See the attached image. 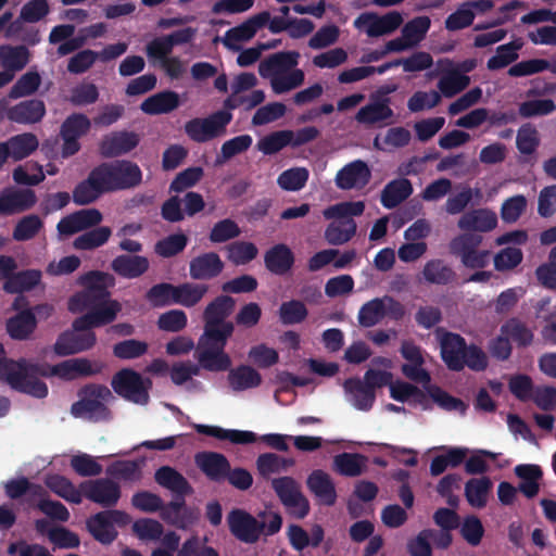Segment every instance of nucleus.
Wrapping results in <instances>:
<instances>
[{
	"instance_id": "a211bd4d",
	"label": "nucleus",
	"mask_w": 556,
	"mask_h": 556,
	"mask_svg": "<svg viewBox=\"0 0 556 556\" xmlns=\"http://www.w3.org/2000/svg\"><path fill=\"white\" fill-rule=\"evenodd\" d=\"M140 142V136L134 131H113L100 142V153L104 157H116L132 151Z\"/></svg>"
},
{
	"instance_id": "393cba45",
	"label": "nucleus",
	"mask_w": 556,
	"mask_h": 556,
	"mask_svg": "<svg viewBox=\"0 0 556 556\" xmlns=\"http://www.w3.org/2000/svg\"><path fill=\"white\" fill-rule=\"evenodd\" d=\"M5 495L10 500H20L34 507L38 497L47 495V490L38 483L30 482L26 477L11 479L4 483Z\"/></svg>"
},
{
	"instance_id": "1a4fd4ad",
	"label": "nucleus",
	"mask_w": 556,
	"mask_h": 556,
	"mask_svg": "<svg viewBox=\"0 0 556 556\" xmlns=\"http://www.w3.org/2000/svg\"><path fill=\"white\" fill-rule=\"evenodd\" d=\"M482 242L480 235L465 232L452 239L450 251L460 258L463 265L471 269H482L490 261V252L478 250Z\"/></svg>"
},
{
	"instance_id": "c9c22d12",
	"label": "nucleus",
	"mask_w": 556,
	"mask_h": 556,
	"mask_svg": "<svg viewBox=\"0 0 556 556\" xmlns=\"http://www.w3.org/2000/svg\"><path fill=\"white\" fill-rule=\"evenodd\" d=\"M227 370L229 386L236 392L257 388L262 383L261 374L249 365H239L232 369L229 367Z\"/></svg>"
},
{
	"instance_id": "ddd939ff",
	"label": "nucleus",
	"mask_w": 556,
	"mask_h": 556,
	"mask_svg": "<svg viewBox=\"0 0 556 556\" xmlns=\"http://www.w3.org/2000/svg\"><path fill=\"white\" fill-rule=\"evenodd\" d=\"M80 490L83 496L104 508L114 507L122 496L119 484L109 478L85 480Z\"/></svg>"
},
{
	"instance_id": "9b49d317",
	"label": "nucleus",
	"mask_w": 556,
	"mask_h": 556,
	"mask_svg": "<svg viewBox=\"0 0 556 556\" xmlns=\"http://www.w3.org/2000/svg\"><path fill=\"white\" fill-rule=\"evenodd\" d=\"M227 525L230 533L240 542L256 543L264 532L265 520H258L241 508H233L227 515Z\"/></svg>"
},
{
	"instance_id": "4d7b16f0",
	"label": "nucleus",
	"mask_w": 556,
	"mask_h": 556,
	"mask_svg": "<svg viewBox=\"0 0 556 556\" xmlns=\"http://www.w3.org/2000/svg\"><path fill=\"white\" fill-rule=\"evenodd\" d=\"M501 333L507 336L518 346H528L533 340L532 331L518 318H510L502 325Z\"/></svg>"
},
{
	"instance_id": "5fc2aeb1",
	"label": "nucleus",
	"mask_w": 556,
	"mask_h": 556,
	"mask_svg": "<svg viewBox=\"0 0 556 556\" xmlns=\"http://www.w3.org/2000/svg\"><path fill=\"white\" fill-rule=\"evenodd\" d=\"M374 20L369 37H380L395 31L403 23V16L397 11H391L380 16L377 13L369 15Z\"/></svg>"
},
{
	"instance_id": "2eb2a0df",
	"label": "nucleus",
	"mask_w": 556,
	"mask_h": 556,
	"mask_svg": "<svg viewBox=\"0 0 556 556\" xmlns=\"http://www.w3.org/2000/svg\"><path fill=\"white\" fill-rule=\"evenodd\" d=\"M62 332L53 346L54 353L59 356L77 354L92 349L97 342V337L92 329L85 331Z\"/></svg>"
},
{
	"instance_id": "69168bd1",
	"label": "nucleus",
	"mask_w": 556,
	"mask_h": 556,
	"mask_svg": "<svg viewBox=\"0 0 556 556\" xmlns=\"http://www.w3.org/2000/svg\"><path fill=\"white\" fill-rule=\"evenodd\" d=\"M176 286L169 282H161L152 286L146 293L147 301L153 307H164L175 304Z\"/></svg>"
},
{
	"instance_id": "ea45409f",
	"label": "nucleus",
	"mask_w": 556,
	"mask_h": 556,
	"mask_svg": "<svg viewBox=\"0 0 556 556\" xmlns=\"http://www.w3.org/2000/svg\"><path fill=\"white\" fill-rule=\"evenodd\" d=\"M392 116L393 110L389 106V99H382L361 108L355 115V119L359 124L374 125Z\"/></svg>"
},
{
	"instance_id": "a18cd8bd",
	"label": "nucleus",
	"mask_w": 556,
	"mask_h": 556,
	"mask_svg": "<svg viewBox=\"0 0 556 556\" xmlns=\"http://www.w3.org/2000/svg\"><path fill=\"white\" fill-rule=\"evenodd\" d=\"M208 292L205 283L184 282L176 286L175 304L184 307H194Z\"/></svg>"
},
{
	"instance_id": "6ab92c4d",
	"label": "nucleus",
	"mask_w": 556,
	"mask_h": 556,
	"mask_svg": "<svg viewBox=\"0 0 556 556\" xmlns=\"http://www.w3.org/2000/svg\"><path fill=\"white\" fill-rule=\"evenodd\" d=\"M466 340L458 333L444 332L440 340L441 358L450 370H463Z\"/></svg>"
},
{
	"instance_id": "79ce46f5",
	"label": "nucleus",
	"mask_w": 556,
	"mask_h": 556,
	"mask_svg": "<svg viewBox=\"0 0 556 556\" xmlns=\"http://www.w3.org/2000/svg\"><path fill=\"white\" fill-rule=\"evenodd\" d=\"M111 236L112 229L109 226L92 227L76 237L73 241V247L80 251H91L104 245Z\"/></svg>"
},
{
	"instance_id": "774afa93",
	"label": "nucleus",
	"mask_w": 556,
	"mask_h": 556,
	"mask_svg": "<svg viewBox=\"0 0 556 556\" xmlns=\"http://www.w3.org/2000/svg\"><path fill=\"white\" fill-rule=\"evenodd\" d=\"M556 110V104L552 99L527 100L519 104L518 114L522 118H532L546 116Z\"/></svg>"
},
{
	"instance_id": "f8f14e48",
	"label": "nucleus",
	"mask_w": 556,
	"mask_h": 556,
	"mask_svg": "<svg viewBox=\"0 0 556 556\" xmlns=\"http://www.w3.org/2000/svg\"><path fill=\"white\" fill-rule=\"evenodd\" d=\"M271 488L279 497L280 502L296 518H304L309 511L308 501L301 493L298 482L292 477H280L271 480Z\"/></svg>"
},
{
	"instance_id": "09e8293b",
	"label": "nucleus",
	"mask_w": 556,
	"mask_h": 556,
	"mask_svg": "<svg viewBox=\"0 0 556 556\" xmlns=\"http://www.w3.org/2000/svg\"><path fill=\"white\" fill-rule=\"evenodd\" d=\"M0 54L4 71L13 74L16 71L23 70L29 61V51L25 46H0Z\"/></svg>"
},
{
	"instance_id": "f3484780",
	"label": "nucleus",
	"mask_w": 556,
	"mask_h": 556,
	"mask_svg": "<svg viewBox=\"0 0 556 556\" xmlns=\"http://www.w3.org/2000/svg\"><path fill=\"white\" fill-rule=\"evenodd\" d=\"M371 178V172L366 162L353 161L343 166L336 175V186L341 190L365 188Z\"/></svg>"
},
{
	"instance_id": "b1692460",
	"label": "nucleus",
	"mask_w": 556,
	"mask_h": 556,
	"mask_svg": "<svg viewBox=\"0 0 556 556\" xmlns=\"http://www.w3.org/2000/svg\"><path fill=\"white\" fill-rule=\"evenodd\" d=\"M109 163L115 191L131 189L141 184L142 172L136 163L128 160H117Z\"/></svg>"
},
{
	"instance_id": "0e129e2a",
	"label": "nucleus",
	"mask_w": 556,
	"mask_h": 556,
	"mask_svg": "<svg viewBox=\"0 0 556 556\" xmlns=\"http://www.w3.org/2000/svg\"><path fill=\"white\" fill-rule=\"evenodd\" d=\"M41 84V77L37 72L29 71L23 74L9 91V98L18 99L34 94Z\"/></svg>"
},
{
	"instance_id": "864d4df0",
	"label": "nucleus",
	"mask_w": 556,
	"mask_h": 556,
	"mask_svg": "<svg viewBox=\"0 0 556 556\" xmlns=\"http://www.w3.org/2000/svg\"><path fill=\"white\" fill-rule=\"evenodd\" d=\"M522 47L521 42L510 41L496 48L495 55L491 56L486 62L489 71L502 70L518 59V50Z\"/></svg>"
},
{
	"instance_id": "4c0bfd02",
	"label": "nucleus",
	"mask_w": 556,
	"mask_h": 556,
	"mask_svg": "<svg viewBox=\"0 0 556 556\" xmlns=\"http://www.w3.org/2000/svg\"><path fill=\"white\" fill-rule=\"evenodd\" d=\"M37 320L31 309H24L7 321V331L14 340H26L35 331Z\"/></svg>"
},
{
	"instance_id": "6e6d98bb",
	"label": "nucleus",
	"mask_w": 556,
	"mask_h": 556,
	"mask_svg": "<svg viewBox=\"0 0 556 556\" xmlns=\"http://www.w3.org/2000/svg\"><path fill=\"white\" fill-rule=\"evenodd\" d=\"M227 258L236 266L252 262L258 254V249L253 242L235 241L226 247Z\"/></svg>"
},
{
	"instance_id": "bb28decb",
	"label": "nucleus",
	"mask_w": 556,
	"mask_h": 556,
	"mask_svg": "<svg viewBox=\"0 0 556 556\" xmlns=\"http://www.w3.org/2000/svg\"><path fill=\"white\" fill-rule=\"evenodd\" d=\"M46 104L40 99H29L10 108L9 121L21 125H33L42 121Z\"/></svg>"
},
{
	"instance_id": "680f3d73",
	"label": "nucleus",
	"mask_w": 556,
	"mask_h": 556,
	"mask_svg": "<svg viewBox=\"0 0 556 556\" xmlns=\"http://www.w3.org/2000/svg\"><path fill=\"white\" fill-rule=\"evenodd\" d=\"M278 313L281 324L287 326L301 324L308 315L305 304L300 300L282 302Z\"/></svg>"
},
{
	"instance_id": "e2e57ef3",
	"label": "nucleus",
	"mask_w": 556,
	"mask_h": 556,
	"mask_svg": "<svg viewBox=\"0 0 556 556\" xmlns=\"http://www.w3.org/2000/svg\"><path fill=\"white\" fill-rule=\"evenodd\" d=\"M469 84L470 78L467 75L451 70L440 78L438 87L444 97L452 98L465 90Z\"/></svg>"
},
{
	"instance_id": "0eeeda50",
	"label": "nucleus",
	"mask_w": 556,
	"mask_h": 556,
	"mask_svg": "<svg viewBox=\"0 0 556 556\" xmlns=\"http://www.w3.org/2000/svg\"><path fill=\"white\" fill-rule=\"evenodd\" d=\"M232 119V114L226 110H219L206 117H195L185 125L187 136L194 142L204 143L226 134L227 126Z\"/></svg>"
},
{
	"instance_id": "6e6552de",
	"label": "nucleus",
	"mask_w": 556,
	"mask_h": 556,
	"mask_svg": "<svg viewBox=\"0 0 556 556\" xmlns=\"http://www.w3.org/2000/svg\"><path fill=\"white\" fill-rule=\"evenodd\" d=\"M130 522V516L117 509L99 511L86 521V528L92 538L103 545L112 544L118 532L115 526L125 527Z\"/></svg>"
},
{
	"instance_id": "20e7f679",
	"label": "nucleus",
	"mask_w": 556,
	"mask_h": 556,
	"mask_svg": "<svg viewBox=\"0 0 556 556\" xmlns=\"http://www.w3.org/2000/svg\"><path fill=\"white\" fill-rule=\"evenodd\" d=\"M79 400L72 404L71 414L92 422L110 421L112 412L106 403L113 399L104 384L88 383L78 391Z\"/></svg>"
},
{
	"instance_id": "13d9d810",
	"label": "nucleus",
	"mask_w": 556,
	"mask_h": 556,
	"mask_svg": "<svg viewBox=\"0 0 556 556\" xmlns=\"http://www.w3.org/2000/svg\"><path fill=\"white\" fill-rule=\"evenodd\" d=\"M309 172L305 167H292L283 170L277 178L278 186L285 191H299L308 180Z\"/></svg>"
},
{
	"instance_id": "5701e85b",
	"label": "nucleus",
	"mask_w": 556,
	"mask_h": 556,
	"mask_svg": "<svg viewBox=\"0 0 556 556\" xmlns=\"http://www.w3.org/2000/svg\"><path fill=\"white\" fill-rule=\"evenodd\" d=\"M299 59L300 53L298 51H281L270 54L260 62L258 74L263 78L271 79V77L296 67Z\"/></svg>"
},
{
	"instance_id": "39448f33",
	"label": "nucleus",
	"mask_w": 556,
	"mask_h": 556,
	"mask_svg": "<svg viewBox=\"0 0 556 556\" xmlns=\"http://www.w3.org/2000/svg\"><path fill=\"white\" fill-rule=\"evenodd\" d=\"M406 314L405 306L391 295L375 298L364 303L357 314L358 324L364 328H371L384 318L400 321Z\"/></svg>"
},
{
	"instance_id": "bf43d9fd",
	"label": "nucleus",
	"mask_w": 556,
	"mask_h": 556,
	"mask_svg": "<svg viewBox=\"0 0 556 556\" xmlns=\"http://www.w3.org/2000/svg\"><path fill=\"white\" fill-rule=\"evenodd\" d=\"M304 79V72L294 67L291 71L271 77L270 86L276 94H281L300 87Z\"/></svg>"
},
{
	"instance_id": "9d476101",
	"label": "nucleus",
	"mask_w": 556,
	"mask_h": 556,
	"mask_svg": "<svg viewBox=\"0 0 556 556\" xmlns=\"http://www.w3.org/2000/svg\"><path fill=\"white\" fill-rule=\"evenodd\" d=\"M90 128L91 122L84 113H72L63 121L60 127L62 157L67 159L79 152V140L90 131Z\"/></svg>"
},
{
	"instance_id": "338daca9",
	"label": "nucleus",
	"mask_w": 556,
	"mask_h": 556,
	"mask_svg": "<svg viewBox=\"0 0 556 556\" xmlns=\"http://www.w3.org/2000/svg\"><path fill=\"white\" fill-rule=\"evenodd\" d=\"M43 227V223L36 214L21 218L15 225L12 237L15 241H28L33 239Z\"/></svg>"
},
{
	"instance_id": "412c9836",
	"label": "nucleus",
	"mask_w": 556,
	"mask_h": 556,
	"mask_svg": "<svg viewBox=\"0 0 556 556\" xmlns=\"http://www.w3.org/2000/svg\"><path fill=\"white\" fill-rule=\"evenodd\" d=\"M225 264L216 252H206L189 262V275L193 280H212L218 277Z\"/></svg>"
},
{
	"instance_id": "8fccbe9b",
	"label": "nucleus",
	"mask_w": 556,
	"mask_h": 556,
	"mask_svg": "<svg viewBox=\"0 0 556 556\" xmlns=\"http://www.w3.org/2000/svg\"><path fill=\"white\" fill-rule=\"evenodd\" d=\"M294 465L292 458H285L275 453L261 454L256 459V468L258 473L267 479L270 475L286 471L289 467Z\"/></svg>"
},
{
	"instance_id": "4be33fe9",
	"label": "nucleus",
	"mask_w": 556,
	"mask_h": 556,
	"mask_svg": "<svg viewBox=\"0 0 556 556\" xmlns=\"http://www.w3.org/2000/svg\"><path fill=\"white\" fill-rule=\"evenodd\" d=\"M37 198L31 189H4L0 193V215L9 216L31 208Z\"/></svg>"
},
{
	"instance_id": "052dcab7",
	"label": "nucleus",
	"mask_w": 556,
	"mask_h": 556,
	"mask_svg": "<svg viewBox=\"0 0 556 556\" xmlns=\"http://www.w3.org/2000/svg\"><path fill=\"white\" fill-rule=\"evenodd\" d=\"M431 26L429 16L421 15L409 20L402 28V35L415 47L421 42Z\"/></svg>"
},
{
	"instance_id": "dca6fc26",
	"label": "nucleus",
	"mask_w": 556,
	"mask_h": 556,
	"mask_svg": "<svg viewBox=\"0 0 556 556\" xmlns=\"http://www.w3.org/2000/svg\"><path fill=\"white\" fill-rule=\"evenodd\" d=\"M102 219L103 215L98 208H81L63 217L58 223L56 229L62 236H72L99 226Z\"/></svg>"
},
{
	"instance_id": "f704fd0d",
	"label": "nucleus",
	"mask_w": 556,
	"mask_h": 556,
	"mask_svg": "<svg viewBox=\"0 0 556 556\" xmlns=\"http://www.w3.org/2000/svg\"><path fill=\"white\" fill-rule=\"evenodd\" d=\"M180 104L179 96L175 91L166 90L147 98L140 105L142 112L149 115L170 113Z\"/></svg>"
},
{
	"instance_id": "c756f323",
	"label": "nucleus",
	"mask_w": 556,
	"mask_h": 556,
	"mask_svg": "<svg viewBox=\"0 0 556 556\" xmlns=\"http://www.w3.org/2000/svg\"><path fill=\"white\" fill-rule=\"evenodd\" d=\"M154 479L159 485L169 490L173 494L191 495L193 493L189 481L173 467H160L154 473Z\"/></svg>"
},
{
	"instance_id": "3c124183",
	"label": "nucleus",
	"mask_w": 556,
	"mask_h": 556,
	"mask_svg": "<svg viewBox=\"0 0 556 556\" xmlns=\"http://www.w3.org/2000/svg\"><path fill=\"white\" fill-rule=\"evenodd\" d=\"M426 281L434 285H447L455 278V271L442 260H430L422 269Z\"/></svg>"
},
{
	"instance_id": "e433bc0d",
	"label": "nucleus",
	"mask_w": 556,
	"mask_h": 556,
	"mask_svg": "<svg viewBox=\"0 0 556 556\" xmlns=\"http://www.w3.org/2000/svg\"><path fill=\"white\" fill-rule=\"evenodd\" d=\"M344 390L351 395L353 406L359 410H369L376 400V392L370 390L359 378H349L344 381Z\"/></svg>"
},
{
	"instance_id": "de8ad7c7",
	"label": "nucleus",
	"mask_w": 556,
	"mask_h": 556,
	"mask_svg": "<svg viewBox=\"0 0 556 556\" xmlns=\"http://www.w3.org/2000/svg\"><path fill=\"white\" fill-rule=\"evenodd\" d=\"M5 144H8L11 157L14 161H21L38 149L39 141L36 135L24 132L11 137Z\"/></svg>"
},
{
	"instance_id": "473e14b6",
	"label": "nucleus",
	"mask_w": 556,
	"mask_h": 556,
	"mask_svg": "<svg viewBox=\"0 0 556 556\" xmlns=\"http://www.w3.org/2000/svg\"><path fill=\"white\" fill-rule=\"evenodd\" d=\"M514 471L521 480L517 490L527 498L535 497L540 491V480L543 477L541 467L534 464H521L517 465Z\"/></svg>"
},
{
	"instance_id": "4468645a",
	"label": "nucleus",
	"mask_w": 556,
	"mask_h": 556,
	"mask_svg": "<svg viewBox=\"0 0 556 556\" xmlns=\"http://www.w3.org/2000/svg\"><path fill=\"white\" fill-rule=\"evenodd\" d=\"M268 21V11H263L249 17L240 25L232 27L226 31L225 37L223 39L224 46L230 50L239 51L241 47L238 43L252 39L258 29L266 26Z\"/></svg>"
},
{
	"instance_id": "a878e982",
	"label": "nucleus",
	"mask_w": 556,
	"mask_h": 556,
	"mask_svg": "<svg viewBox=\"0 0 556 556\" xmlns=\"http://www.w3.org/2000/svg\"><path fill=\"white\" fill-rule=\"evenodd\" d=\"M195 463L201 471L212 481L220 482L230 470V463L224 454L202 452L195 455Z\"/></svg>"
},
{
	"instance_id": "cd10ccee",
	"label": "nucleus",
	"mask_w": 556,
	"mask_h": 556,
	"mask_svg": "<svg viewBox=\"0 0 556 556\" xmlns=\"http://www.w3.org/2000/svg\"><path fill=\"white\" fill-rule=\"evenodd\" d=\"M264 264L274 275H286L294 265V254L285 243H278L266 251Z\"/></svg>"
},
{
	"instance_id": "58836bf2",
	"label": "nucleus",
	"mask_w": 556,
	"mask_h": 556,
	"mask_svg": "<svg viewBox=\"0 0 556 556\" xmlns=\"http://www.w3.org/2000/svg\"><path fill=\"white\" fill-rule=\"evenodd\" d=\"M366 463L363 454L343 452L333 457V470L344 477H358L365 471Z\"/></svg>"
},
{
	"instance_id": "7ed1b4c3",
	"label": "nucleus",
	"mask_w": 556,
	"mask_h": 556,
	"mask_svg": "<svg viewBox=\"0 0 556 556\" xmlns=\"http://www.w3.org/2000/svg\"><path fill=\"white\" fill-rule=\"evenodd\" d=\"M0 376L14 390L37 399L48 395V387L38 376H46L45 365L33 364L22 358L0 364Z\"/></svg>"
},
{
	"instance_id": "f03ea898",
	"label": "nucleus",
	"mask_w": 556,
	"mask_h": 556,
	"mask_svg": "<svg viewBox=\"0 0 556 556\" xmlns=\"http://www.w3.org/2000/svg\"><path fill=\"white\" fill-rule=\"evenodd\" d=\"M236 301L227 294L218 295L203 311V333L198 340L197 359L203 369L213 372L226 371L231 358L225 352L235 325L227 318L235 309Z\"/></svg>"
},
{
	"instance_id": "72a5a7b5",
	"label": "nucleus",
	"mask_w": 556,
	"mask_h": 556,
	"mask_svg": "<svg viewBox=\"0 0 556 556\" xmlns=\"http://www.w3.org/2000/svg\"><path fill=\"white\" fill-rule=\"evenodd\" d=\"M459 229L464 231L486 232L494 229L497 225L496 215L489 210H473L465 213L457 223Z\"/></svg>"
},
{
	"instance_id": "aec40b11",
	"label": "nucleus",
	"mask_w": 556,
	"mask_h": 556,
	"mask_svg": "<svg viewBox=\"0 0 556 556\" xmlns=\"http://www.w3.org/2000/svg\"><path fill=\"white\" fill-rule=\"evenodd\" d=\"M307 489L325 506H333L338 494L336 484L329 473L321 469H314L306 480Z\"/></svg>"
},
{
	"instance_id": "2f4dec72",
	"label": "nucleus",
	"mask_w": 556,
	"mask_h": 556,
	"mask_svg": "<svg viewBox=\"0 0 556 556\" xmlns=\"http://www.w3.org/2000/svg\"><path fill=\"white\" fill-rule=\"evenodd\" d=\"M200 434L210 435L218 440H227L232 444H251L257 441L256 433L248 430L224 429L218 426L195 425Z\"/></svg>"
},
{
	"instance_id": "603ef678",
	"label": "nucleus",
	"mask_w": 556,
	"mask_h": 556,
	"mask_svg": "<svg viewBox=\"0 0 556 556\" xmlns=\"http://www.w3.org/2000/svg\"><path fill=\"white\" fill-rule=\"evenodd\" d=\"M292 130H278L264 136L258 140L256 148L265 155H273L283 148L291 146Z\"/></svg>"
},
{
	"instance_id": "f257e3e1",
	"label": "nucleus",
	"mask_w": 556,
	"mask_h": 556,
	"mask_svg": "<svg viewBox=\"0 0 556 556\" xmlns=\"http://www.w3.org/2000/svg\"><path fill=\"white\" fill-rule=\"evenodd\" d=\"M115 282L112 274L101 270H90L78 278V285L84 289L70 298L68 309L87 313L74 319L72 327L76 331L104 327L116 319L122 304L111 299L110 289Z\"/></svg>"
},
{
	"instance_id": "a19ab883",
	"label": "nucleus",
	"mask_w": 556,
	"mask_h": 556,
	"mask_svg": "<svg viewBox=\"0 0 556 556\" xmlns=\"http://www.w3.org/2000/svg\"><path fill=\"white\" fill-rule=\"evenodd\" d=\"M489 477L471 478L465 484V496L470 506L483 508L488 504V497L492 489Z\"/></svg>"
},
{
	"instance_id": "423d86ee",
	"label": "nucleus",
	"mask_w": 556,
	"mask_h": 556,
	"mask_svg": "<svg viewBox=\"0 0 556 556\" xmlns=\"http://www.w3.org/2000/svg\"><path fill=\"white\" fill-rule=\"evenodd\" d=\"M111 386L116 394L129 402L139 405L149 403L152 382L131 368H123L115 372Z\"/></svg>"
},
{
	"instance_id": "c03bdc74",
	"label": "nucleus",
	"mask_w": 556,
	"mask_h": 556,
	"mask_svg": "<svg viewBox=\"0 0 556 556\" xmlns=\"http://www.w3.org/2000/svg\"><path fill=\"white\" fill-rule=\"evenodd\" d=\"M41 281V271L37 269H25L15 273L10 280L4 281L3 290L7 293L15 294L30 291Z\"/></svg>"
},
{
	"instance_id": "49530a36",
	"label": "nucleus",
	"mask_w": 556,
	"mask_h": 556,
	"mask_svg": "<svg viewBox=\"0 0 556 556\" xmlns=\"http://www.w3.org/2000/svg\"><path fill=\"white\" fill-rule=\"evenodd\" d=\"M356 227L353 218H337L326 228L325 239L332 245L343 244L353 238Z\"/></svg>"
},
{
	"instance_id": "37998d69",
	"label": "nucleus",
	"mask_w": 556,
	"mask_h": 556,
	"mask_svg": "<svg viewBox=\"0 0 556 556\" xmlns=\"http://www.w3.org/2000/svg\"><path fill=\"white\" fill-rule=\"evenodd\" d=\"M46 485L54 494L73 504L83 502V491L80 485L76 488L74 483L66 477L61 475L49 476L46 479Z\"/></svg>"
},
{
	"instance_id": "7c9ffc66",
	"label": "nucleus",
	"mask_w": 556,
	"mask_h": 556,
	"mask_svg": "<svg viewBox=\"0 0 556 556\" xmlns=\"http://www.w3.org/2000/svg\"><path fill=\"white\" fill-rule=\"evenodd\" d=\"M413 191V185L407 178H396L384 186L380 202L384 208L392 210L408 199Z\"/></svg>"
},
{
	"instance_id": "c85d7f7f",
	"label": "nucleus",
	"mask_w": 556,
	"mask_h": 556,
	"mask_svg": "<svg viewBox=\"0 0 556 556\" xmlns=\"http://www.w3.org/2000/svg\"><path fill=\"white\" fill-rule=\"evenodd\" d=\"M149 260L142 255L122 254L111 262L112 270L119 277L135 279L148 271Z\"/></svg>"
}]
</instances>
